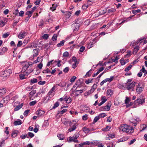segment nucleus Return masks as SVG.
<instances>
[{
  "label": "nucleus",
  "instance_id": "f257e3e1",
  "mask_svg": "<svg viewBox=\"0 0 147 147\" xmlns=\"http://www.w3.org/2000/svg\"><path fill=\"white\" fill-rule=\"evenodd\" d=\"M119 129L128 134H131L134 132V129L132 127L126 124L122 125L119 128Z\"/></svg>",
  "mask_w": 147,
  "mask_h": 147
},
{
  "label": "nucleus",
  "instance_id": "f03ea898",
  "mask_svg": "<svg viewBox=\"0 0 147 147\" xmlns=\"http://www.w3.org/2000/svg\"><path fill=\"white\" fill-rule=\"evenodd\" d=\"M64 122L65 125L67 124L68 123L69 124V126L70 127L68 129V131L69 132H72L75 130L76 128V123L73 121V122L65 121Z\"/></svg>",
  "mask_w": 147,
  "mask_h": 147
},
{
  "label": "nucleus",
  "instance_id": "7ed1b4c3",
  "mask_svg": "<svg viewBox=\"0 0 147 147\" xmlns=\"http://www.w3.org/2000/svg\"><path fill=\"white\" fill-rule=\"evenodd\" d=\"M12 73V71L10 69H7L1 73V76L3 77L9 76Z\"/></svg>",
  "mask_w": 147,
  "mask_h": 147
},
{
  "label": "nucleus",
  "instance_id": "20e7f679",
  "mask_svg": "<svg viewBox=\"0 0 147 147\" xmlns=\"http://www.w3.org/2000/svg\"><path fill=\"white\" fill-rule=\"evenodd\" d=\"M145 98H143L141 97L137 98L134 101V103L135 105L137 104L138 105H141L145 102Z\"/></svg>",
  "mask_w": 147,
  "mask_h": 147
},
{
  "label": "nucleus",
  "instance_id": "39448f33",
  "mask_svg": "<svg viewBox=\"0 0 147 147\" xmlns=\"http://www.w3.org/2000/svg\"><path fill=\"white\" fill-rule=\"evenodd\" d=\"M79 135L80 134L78 133H76L73 137L69 138V141H73L74 142L78 143V142L77 138L79 137Z\"/></svg>",
  "mask_w": 147,
  "mask_h": 147
},
{
  "label": "nucleus",
  "instance_id": "423d86ee",
  "mask_svg": "<svg viewBox=\"0 0 147 147\" xmlns=\"http://www.w3.org/2000/svg\"><path fill=\"white\" fill-rule=\"evenodd\" d=\"M113 76H111L110 78H107L103 80L100 83V85L101 86H102L104 83H106L107 82H110L113 81Z\"/></svg>",
  "mask_w": 147,
  "mask_h": 147
},
{
  "label": "nucleus",
  "instance_id": "0eeeda50",
  "mask_svg": "<svg viewBox=\"0 0 147 147\" xmlns=\"http://www.w3.org/2000/svg\"><path fill=\"white\" fill-rule=\"evenodd\" d=\"M140 84L139 83L138 84L137 86H136V92L138 94H140L141 93L143 90L144 87L141 86Z\"/></svg>",
  "mask_w": 147,
  "mask_h": 147
},
{
  "label": "nucleus",
  "instance_id": "6e6552de",
  "mask_svg": "<svg viewBox=\"0 0 147 147\" xmlns=\"http://www.w3.org/2000/svg\"><path fill=\"white\" fill-rule=\"evenodd\" d=\"M126 88L128 90H130L131 89L134 88L136 84V82H133L130 83H128L126 84Z\"/></svg>",
  "mask_w": 147,
  "mask_h": 147
},
{
  "label": "nucleus",
  "instance_id": "1a4fd4ad",
  "mask_svg": "<svg viewBox=\"0 0 147 147\" xmlns=\"http://www.w3.org/2000/svg\"><path fill=\"white\" fill-rule=\"evenodd\" d=\"M29 66V64H28L27 65H26L23 67L24 68H26V73L27 74H26V76H28V74L32 72L33 71V70L32 69H27L28 67Z\"/></svg>",
  "mask_w": 147,
  "mask_h": 147
},
{
  "label": "nucleus",
  "instance_id": "9d476101",
  "mask_svg": "<svg viewBox=\"0 0 147 147\" xmlns=\"http://www.w3.org/2000/svg\"><path fill=\"white\" fill-rule=\"evenodd\" d=\"M45 113V112L44 111L38 109L36 112V114L38 116V117H40L43 115Z\"/></svg>",
  "mask_w": 147,
  "mask_h": 147
},
{
  "label": "nucleus",
  "instance_id": "9b49d317",
  "mask_svg": "<svg viewBox=\"0 0 147 147\" xmlns=\"http://www.w3.org/2000/svg\"><path fill=\"white\" fill-rule=\"evenodd\" d=\"M67 111V109H65L61 111H58L57 114V115L59 117H61L63 114L65 113Z\"/></svg>",
  "mask_w": 147,
  "mask_h": 147
},
{
  "label": "nucleus",
  "instance_id": "f8f14e48",
  "mask_svg": "<svg viewBox=\"0 0 147 147\" xmlns=\"http://www.w3.org/2000/svg\"><path fill=\"white\" fill-rule=\"evenodd\" d=\"M26 34V32H21L20 33L18 37L20 39L23 38L25 37Z\"/></svg>",
  "mask_w": 147,
  "mask_h": 147
},
{
  "label": "nucleus",
  "instance_id": "ddd939ff",
  "mask_svg": "<svg viewBox=\"0 0 147 147\" xmlns=\"http://www.w3.org/2000/svg\"><path fill=\"white\" fill-rule=\"evenodd\" d=\"M83 89L80 90H77L75 89L74 91L75 92V95L76 96H79L80 94L82 93L84 91Z\"/></svg>",
  "mask_w": 147,
  "mask_h": 147
},
{
  "label": "nucleus",
  "instance_id": "4468645a",
  "mask_svg": "<svg viewBox=\"0 0 147 147\" xmlns=\"http://www.w3.org/2000/svg\"><path fill=\"white\" fill-rule=\"evenodd\" d=\"M39 49H35L33 50V56L34 57H36L38 55L39 52Z\"/></svg>",
  "mask_w": 147,
  "mask_h": 147
},
{
  "label": "nucleus",
  "instance_id": "2eb2a0df",
  "mask_svg": "<svg viewBox=\"0 0 147 147\" xmlns=\"http://www.w3.org/2000/svg\"><path fill=\"white\" fill-rule=\"evenodd\" d=\"M7 19L6 18H3V20L0 21V26L1 27H3L5 24V21Z\"/></svg>",
  "mask_w": 147,
  "mask_h": 147
},
{
  "label": "nucleus",
  "instance_id": "dca6fc26",
  "mask_svg": "<svg viewBox=\"0 0 147 147\" xmlns=\"http://www.w3.org/2000/svg\"><path fill=\"white\" fill-rule=\"evenodd\" d=\"M94 42H92V41H90L89 43L87 44V48L89 49L93 47L94 46Z\"/></svg>",
  "mask_w": 147,
  "mask_h": 147
},
{
  "label": "nucleus",
  "instance_id": "f3484780",
  "mask_svg": "<svg viewBox=\"0 0 147 147\" xmlns=\"http://www.w3.org/2000/svg\"><path fill=\"white\" fill-rule=\"evenodd\" d=\"M108 137L106 138V140H110L113 138H115V136L114 134H109L108 135Z\"/></svg>",
  "mask_w": 147,
  "mask_h": 147
},
{
  "label": "nucleus",
  "instance_id": "a211bd4d",
  "mask_svg": "<svg viewBox=\"0 0 147 147\" xmlns=\"http://www.w3.org/2000/svg\"><path fill=\"white\" fill-rule=\"evenodd\" d=\"M59 104L58 101L56 102L54 105L53 106L50 107V109L52 110L54 109H55L59 105Z\"/></svg>",
  "mask_w": 147,
  "mask_h": 147
},
{
  "label": "nucleus",
  "instance_id": "6ab92c4d",
  "mask_svg": "<svg viewBox=\"0 0 147 147\" xmlns=\"http://www.w3.org/2000/svg\"><path fill=\"white\" fill-rule=\"evenodd\" d=\"M13 123L14 125H17L21 124H22V122L21 120L18 119L17 121H15Z\"/></svg>",
  "mask_w": 147,
  "mask_h": 147
},
{
  "label": "nucleus",
  "instance_id": "aec40b11",
  "mask_svg": "<svg viewBox=\"0 0 147 147\" xmlns=\"http://www.w3.org/2000/svg\"><path fill=\"white\" fill-rule=\"evenodd\" d=\"M139 49L140 47L138 46H135L133 51V53L134 54H136Z\"/></svg>",
  "mask_w": 147,
  "mask_h": 147
},
{
  "label": "nucleus",
  "instance_id": "412c9836",
  "mask_svg": "<svg viewBox=\"0 0 147 147\" xmlns=\"http://www.w3.org/2000/svg\"><path fill=\"white\" fill-rule=\"evenodd\" d=\"M57 85L61 87H64L66 85V83L64 81H62Z\"/></svg>",
  "mask_w": 147,
  "mask_h": 147
},
{
  "label": "nucleus",
  "instance_id": "4be33fe9",
  "mask_svg": "<svg viewBox=\"0 0 147 147\" xmlns=\"http://www.w3.org/2000/svg\"><path fill=\"white\" fill-rule=\"evenodd\" d=\"M82 79H78L77 81L76 82L75 85L73 87L75 88L76 87V85H78L79 86H80V85L82 84V83L81 82V80Z\"/></svg>",
  "mask_w": 147,
  "mask_h": 147
},
{
  "label": "nucleus",
  "instance_id": "5701e85b",
  "mask_svg": "<svg viewBox=\"0 0 147 147\" xmlns=\"http://www.w3.org/2000/svg\"><path fill=\"white\" fill-rule=\"evenodd\" d=\"M140 121V119L138 118L136 119H133L132 120L131 122L133 123L134 125V126H136L137 124Z\"/></svg>",
  "mask_w": 147,
  "mask_h": 147
},
{
  "label": "nucleus",
  "instance_id": "b1692460",
  "mask_svg": "<svg viewBox=\"0 0 147 147\" xmlns=\"http://www.w3.org/2000/svg\"><path fill=\"white\" fill-rule=\"evenodd\" d=\"M111 128V126H107L106 127L102 128L101 130L103 131H109Z\"/></svg>",
  "mask_w": 147,
  "mask_h": 147
},
{
  "label": "nucleus",
  "instance_id": "393cba45",
  "mask_svg": "<svg viewBox=\"0 0 147 147\" xmlns=\"http://www.w3.org/2000/svg\"><path fill=\"white\" fill-rule=\"evenodd\" d=\"M38 45L37 43L33 42L30 45V47L31 48H36L37 47Z\"/></svg>",
  "mask_w": 147,
  "mask_h": 147
},
{
  "label": "nucleus",
  "instance_id": "a878e982",
  "mask_svg": "<svg viewBox=\"0 0 147 147\" xmlns=\"http://www.w3.org/2000/svg\"><path fill=\"white\" fill-rule=\"evenodd\" d=\"M23 105L22 104L18 105L14 108V111H18L22 107Z\"/></svg>",
  "mask_w": 147,
  "mask_h": 147
},
{
  "label": "nucleus",
  "instance_id": "bb28decb",
  "mask_svg": "<svg viewBox=\"0 0 147 147\" xmlns=\"http://www.w3.org/2000/svg\"><path fill=\"white\" fill-rule=\"evenodd\" d=\"M55 85H54L51 88L50 91L48 93V95L50 96L51 95V94L53 92V91L55 90Z\"/></svg>",
  "mask_w": 147,
  "mask_h": 147
},
{
  "label": "nucleus",
  "instance_id": "cd10ccee",
  "mask_svg": "<svg viewBox=\"0 0 147 147\" xmlns=\"http://www.w3.org/2000/svg\"><path fill=\"white\" fill-rule=\"evenodd\" d=\"M36 93V91L35 90H33L29 93V97L30 98L32 97Z\"/></svg>",
  "mask_w": 147,
  "mask_h": 147
},
{
  "label": "nucleus",
  "instance_id": "c85d7f7f",
  "mask_svg": "<svg viewBox=\"0 0 147 147\" xmlns=\"http://www.w3.org/2000/svg\"><path fill=\"white\" fill-rule=\"evenodd\" d=\"M97 86V85L96 84H93L90 90L91 91V92L93 93L95 89L96 88Z\"/></svg>",
  "mask_w": 147,
  "mask_h": 147
},
{
  "label": "nucleus",
  "instance_id": "c756f323",
  "mask_svg": "<svg viewBox=\"0 0 147 147\" xmlns=\"http://www.w3.org/2000/svg\"><path fill=\"white\" fill-rule=\"evenodd\" d=\"M33 13L32 11H27L26 13V15H28V16H29V17H30Z\"/></svg>",
  "mask_w": 147,
  "mask_h": 147
},
{
  "label": "nucleus",
  "instance_id": "7c9ffc66",
  "mask_svg": "<svg viewBox=\"0 0 147 147\" xmlns=\"http://www.w3.org/2000/svg\"><path fill=\"white\" fill-rule=\"evenodd\" d=\"M65 42L64 40H62L61 41L60 43H58L57 45V46L58 47H60L63 45L64 43Z\"/></svg>",
  "mask_w": 147,
  "mask_h": 147
},
{
  "label": "nucleus",
  "instance_id": "2f4dec72",
  "mask_svg": "<svg viewBox=\"0 0 147 147\" xmlns=\"http://www.w3.org/2000/svg\"><path fill=\"white\" fill-rule=\"evenodd\" d=\"M82 130L85 133H88L90 131V130L88 128L85 127L82 128Z\"/></svg>",
  "mask_w": 147,
  "mask_h": 147
},
{
  "label": "nucleus",
  "instance_id": "473e14b6",
  "mask_svg": "<svg viewBox=\"0 0 147 147\" xmlns=\"http://www.w3.org/2000/svg\"><path fill=\"white\" fill-rule=\"evenodd\" d=\"M34 134L32 132H29L28 133V136H27V138H31L34 136Z\"/></svg>",
  "mask_w": 147,
  "mask_h": 147
},
{
  "label": "nucleus",
  "instance_id": "72a5a7b5",
  "mask_svg": "<svg viewBox=\"0 0 147 147\" xmlns=\"http://www.w3.org/2000/svg\"><path fill=\"white\" fill-rule=\"evenodd\" d=\"M6 91V89L3 88L2 89L0 90V96H2L4 93H5Z\"/></svg>",
  "mask_w": 147,
  "mask_h": 147
},
{
  "label": "nucleus",
  "instance_id": "f704fd0d",
  "mask_svg": "<svg viewBox=\"0 0 147 147\" xmlns=\"http://www.w3.org/2000/svg\"><path fill=\"white\" fill-rule=\"evenodd\" d=\"M99 119H100V117H99L98 116H96L95 117L94 119L93 122H92V123L94 124Z\"/></svg>",
  "mask_w": 147,
  "mask_h": 147
},
{
  "label": "nucleus",
  "instance_id": "c9c22d12",
  "mask_svg": "<svg viewBox=\"0 0 147 147\" xmlns=\"http://www.w3.org/2000/svg\"><path fill=\"white\" fill-rule=\"evenodd\" d=\"M18 133V132L16 131H13L11 134L12 137L13 138L17 136Z\"/></svg>",
  "mask_w": 147,
  "mask_h": 147
},
{
  "label": "nucleus",
  "instance_id": "e433bc0d",
  "mask_svg": "<svg viewBox=\"0 0 147 147\" xmlns=\"http://www.w3.org/2000/svg\"><path fill=\"white\" fill-rule=\"evenodd\" d=\"M113 91L111 89H109L107 91V94L108 95H111L113 94Z\"/></svg>",
  "mask_w": 147,
  "mask_h": 147
},
{
  "label": "nucleus",
  "instance_id": "4c0bfd02",
  "mask_svg": "<svg viewBox=\"0 0 147 147\" xmlns=\"http://www.w3.org/2000/svg\"><path fill=\"white\" fill-rule=\"evenodd\" d=\"M57 136L58 137L59 139L61 140H63L65 139V137L62 134H58Z\"/></svg>",
  "mask_w": 147,
  "mask_h": 147
},
{
  "label": "nucleus",
  "instance_id": "58836bf2",
  "mask_svg": "<svg viewBox=\"0 0 147 147\" xmlns=\"http://www.w3.org/2000/svg\"><path fill=\"white\" fill-rule=\"evenodd\" d=\"M120 62L122 65H124L126 63V62L124 61V59L123 58H122L120 59Z\"/></svg>",
  "mask_w": 147,
  "mask_h": 147
},
{
  "label": "nucleus",
  "instance_id": "ea45409f",
  "mask_svg": "<svg viewBox=\"0 0 147 147\" xmlns=\"http://www.w3.org/2000/svg\"><path fill=\"white\" fill-rule=\"evenodd\" d=\"M91 144L93 145L97 146L99 144V142L98 141H94L91 142Z\"/></svg>",
  "mask_w": 147,
  "mask_h": 147
},
{
  "label": "nucleus",
  "instance_id": "a19ab883",
  "mask_svg": "<svg viewBox=\"0 0 147 147\" xmlns=\"http://www.w3.org/2000/svg\"><path fill=\"white\" fill-rule=\"evenodd\" d=\"M57 35L56 34H54L52 37V39L53 41H55L57 39Z\"/></svg>",
  "mask_w": 147,
  "mask_h": 147
},
{
  "label": "nucleus",
  "instance_id": "79ce46f5",
  "mask_svg": "<svg viewBox=\"0 0 147 147\" xmlns=\"http://www.w3.org/2000/svg\"><path fill=\"white\" fill-rule=\"evenodd\" d=\"M103 108V110L104 111H109L110 109V107L108 106H105L102 107Z\"/></svg>",
  "mask_w": 147,
  "mask_h": 147
},
{
  "label": "nucleus",
  "instance_id": "37998d69",
  "mask_svg": "<svg viewBox=\"0 0 147 147\" xmlns=\"http://www.w3.org/2000/svg\"><path fill=\"white\" fill-rule=\"evenodd\" d=\"M141 11L140 9L133 10L132 11V13L133 14H136L137 13H140Z\"/></svg>",
  "mask_w": 147,
  "mask_h": 147
},
{
  "label": "nucleus",
  "instance_id": "c03bdc74",
  "mask_svg": "<svg viewBox=\"0 0 147 147\" xmlns=\"http://www.w3.org/2000/svg\"><path fill=\"white\" fill-rule=\"evenodd\" d=\"M132 67V65H129L125 69V71H128Z\"/></svg>",
  "mask_w": 147,
  "mask_h": 147
},
{
  "label": "nucleus",
  "instance_id": "a18cd8bd",
  "mask_svg": "<svg viewBox=\"0 0 147 147\" xmlns=\"http://www.w3.org/2000/svg\"><path fill=\"white\" fill-rule=\"evenodd\" d=\"M49 37V35L47 34H45L42 36V38L45 40H47Z\"/></svg>",
  "mask_w": 147,
  "mask_h": 147
},
{
  "label": "nucleus",
  "instance_id": "49530a36",
  "mask_svg": "<svg viewBox=\"0 0 147 147\" xmlns=\"http://www.w3.org/2000/svg\"><path fill=\"white\" fill-rule=\"evenodd\" d=\"M69 53L67 51L64 52L63 54V57H67L69 56Z\"/></svg>",
  "mask_w": 147,
  "mask_h": 147
},
{
  "label": "nucleus",
  "instance_id": "de8ad7c7",
  "mask_svg": "<svg viewBox=\"0 0 147 147\" xmlns=\"http://www.w3.org/2000/svg\"><path fill=\"white\" fill-rule=\"evenodd\" d=\"M93 79H89L87 80H86L85 81V82L86 84H88L90 82H93L92 81Z\"/></svg>",
  "mask_w": 147,
  "mask_h": 147
},
{
  "label": "nucleus",
  "instance_id": "09e8293b",
  "mask_svg": "<svg viewBox=\"0 0 147 147\" xmlns=\"http://www.w3.org/2000/svg\"><path fill=\"white\" fill-rule=\"evenodd\" d=\"M50 72L51 71L48 68L42 71V73L44 74L48 73Z\"/></svg>",
  "mask_w": 147,
  "mask_h": 147
},
{
  "label": "nucleus",
  "instance_id": "8fccbe9b",
  "mask_svg": "<svg viewBox=\"0 0 147 147\" xmlns=\"http://www.w3.org/2000/svg\"><path fill=\"white\" fill-rule=\"evenodd\" d=\"M30 110L29 109H27L25 111L23 114L25 116H27L28 114L29 113Z\"/></svg>",
  "mask_w": 147,
  "mask_h": 147
},
{
  "label": "nucleus",
  "instance_id": "3c124183",
  "mask_svg": "<svg viewBox=\"0 0 147 147\" xmlns=\"http://www.w3.org/2000/svg\"><path fill=\"white\" fill-rule=\"evenodd\" d=\"M115 11V9L114 8H111V9H109L108 10V13H110L114 12Z\"/></svg>",
  "mask_w": 147,
  "mask_h": 147
},
{
  "label": "nucleus",
  "instance_id": "603ef678",
  "mask_svg": "<svg viewBox=\"0 0 147 147\" xmlns=\"http://www.w3.org/2000/svg\"><path fill=\"white\" fill-rule=\"evenodd\" d=\"M72 58L73 61H74L75 62V63H77V64H78L79 62L77 61L76 57L74 56H73Z\"/></svg>",
  "mask_w": 147,
  "mask_h": 147
},
{
  "label": "nucleus",
  "instance_id": "864d4df0",
  "mask_svg": "<svg viewBox=\"0 0 147 147\" xmlns=\"http://www.w3.org/2000/svg\"><path fill=\"white\" fill-rule=\"evenodd\" d=\"M85 49V47L83 46H82L80 48V49L79 50V54H80V52L81 53H82L84 51V50Z\"/></svg>",
  "mask_w": 147,
  "mask_h": 147
},
{
  "label": "nucleus",
  "instance_id": "5fc2aeb1",
  "mask_svg": "<svg viewBox=\"0 0 147 147\" xmlns=\"http://www.w3.org/2000/svg\"><path fill=\"white\" fill-rule=\"evenodd\" d=\"M76 78V76H72L70 79V82L71 83L74 82Z\"/></svg>",
  "mask_w": 147,
  "mask_h": 147
},
{
  "label": "nucleus",
  "instance_id": "6e6d98bb",
  "mask_svg": "<svg viewBox=\"0 0 147 147\" xmlns=\"http://www.w3.org/2000/svg\"><path fill=\"white\" fill-rule=\"evenodd\" d=\"M130 102V99L128 97H126V99L125 100V104L127 105Z\"/></svg>",
  "mask_w": 147,
  "mask_h": 147
},
{
  "label": "nucleus",
  "instance_id": "4d7b16f0",
  "mask_svg": "<svg viewBox=\"0 0 147 147\" xmlns=\"http://www.w3.org/2000/svg\"><path fill=\"white\" fill-rule=\"evenodd\" d=\"M65 14L67 16V18H69L71 15V13L69 11L65 12Z\"/></svg>",
  "mask_w": 147,
  "mask_h": 147
},
{
  "label": "nucleus",
  "instance_id": "13d9d810",
  "mask_svg": "<svg viewBox=\"0 0 147 147\" xmlns=\"http://www.w3.org/2000/svg\"><path fill=\"white\" fill-rule=\"evenodd\" d=\"M107 116L106 114L105 113H102L100 114L98 116L100 118H103Z\"/></svg>",
  "mask_w": 147,
  "mask_h": 147
},
{
  "label": "nucleus",
  "instance_id": "bf43d9fd",
  "mask_svg": "<svg viewBox=\"0 0 147 147\" xmlns=\"http://www.w3.org/2000/svg\"><path fill=\"white\" fill-rule=\"evenodd\" d=\"M38 82V80L36 78H33L31 79L30 80V82L32 84L34 83L37 82Z\"/></svg>",
  "mask_w": 147,
  "mask_h": 147
},
{
  "label": "nucleus",
  "instance_id": "052dcab7",
  "mask_svg": "<svg viewBox=\"0 0 147 147\" xmlns=\"http://www.w3.org/2000/svg\"><path fill=\"white\" fill-rule=\"evenodd\" d=\"M26 74H21L19 76L20 79L21 80H23L25 79V77L26 76Z\"/></svg>",
  "mask_w": 147,
  "mask_h": 147
},
{
  "label": "nucleus",
  "instance_id": "680f3d73",
  "mask_svg": "<svg viewBox=\"0 0 147 147\" xmlns=\"http://www.w3.org/2000/svg\"><path fill=\"white\" fill-rule=\"evenodd\" d=\"M92 93L91 92V91L90 90L88 91H87L86 92L84 93V95L85 96H88L90 94Z\"/></svg>",
  "mask_w": 147,
  "mask_h": 147
},
{
  "label": "nucleus",
  "instance_id": "e2e57ef3",
  "mask_svg": "<svg viewBox=\"0 0 147 147\" xmlns=\"http://www.w3.org/2000/svg\"><path fill=\"white\" fill-rule=\"evenodd\" d=\"M88 115L87 114H85L82 117V119L84 120H86L88 119Z\"/></svg>",
  "mask_w": 147,
  "mask_h": 147
},
{
  "label": "nucleus",
  "instance_id": "0e129e2a",
  "mask_svg": "<svg viewBox=\"0 0 147 147\" xmlns=\"http://www.w3.org/2000/svg\"><path fill=\"white\" fill-rule=\"evenodd\" d=\"M22 42L21 40L19 41L17 45V47H20L22 46Z\"/></svg>",
  "mask_w": 147,
  "mask_h": 147
},
{
  "label": "nucleus",
  "instance_id": "69168bd1",
  "mask_svg": "<svg viewBox=\"0 0 147 147\" xmlns=\"http://www.w3.org/2000/svg\"><path fill=\"white\" fill-rule=\"evenodd\" d=\"M9 35V32L5 33L3 34V38H5L7 37Z\"/></svg>",
  "mask_w": 147,
  "mask_h": 147
},
{
  "label": "nucleus",
  "instance_id": "338daca9",
  "mask_svg": "<svg viewBox=\"0 0 147 147\" xmlns=\"http://www.w3.org/2000/svg\"><path fill=\"white\" fill-rule=\"evenodd\" d=\"M91 144V142L90 141H86L85 142L82 144V145H89Z\"/></svg>",
  "mask_w": 147,
  "mask_h": 147
},
{
  "label": "nucleus",
  "instance_id": "774afa93",
  "mask_svg": "<svg viewBox=\"0 0 147 147\" xmlns=\"http://www.w3.org/2000/svg\"><path fill=\"white\" fill-rule=\"evenodd\" d=\"M36 102H37L36 101V100H35L34 101H32L30 103L29 105L30 106H33V105H34L36 104Z\"/></svg>",
  "mask_w": 147,
  "mask_h": 147
}]
</instances>
